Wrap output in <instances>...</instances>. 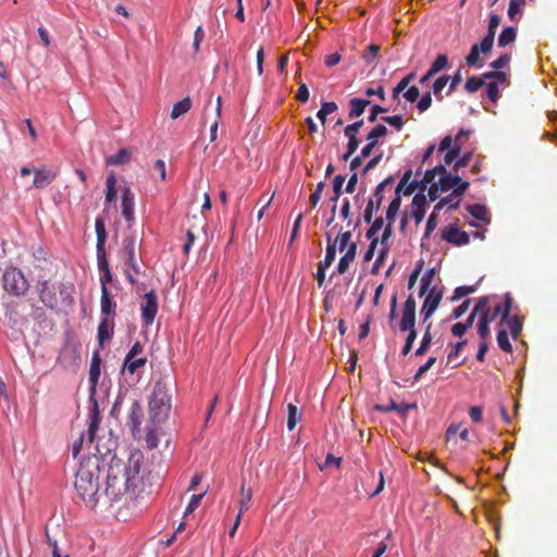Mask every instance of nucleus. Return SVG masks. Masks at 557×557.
<instances>
[{
  "label": "nucleus",
  "mask_w": 557,
  "mask_h": 557,
  "mask_svg": "<svg viewBox=\"0 0 557 557\" xmlns=\"http://www.w3.org/2000/svg\"><path fill=\"white\" fill-rule=\"evenodd\" d=\"M97 244L96 251L106 250V242L108 238V233L106 230V222L101 215H98L95 221Z\"/></svg>",
  "instance_id": "nucleus-26"
},
{
  "label": "nucleus",
  "mask_w": 557,
  "mask_h": 557,
  "mask_svg": "<svg viewBox=\"0 0 557 557\" xmlns=\"http://www.w3.org/2000/svg\"><path fill=\"white\" fill-rule=\"evenodd\" d=\"M486 96L492 102H496L499 98V88L496 82L486 85Z\"/></svg>",
  "instance_id": "nucleus-64"
},
{
  "label": "nucleus",
  "mask_w": 557,
  "mask_h": 557,
  "mask_svg": "<svg viewBox=\"0 0 557 557\" xmlns=\"http://www.w3.org/2000/svg\"><path fill=\"white\" fill-rule=\"evenodd\" d=\"M121 208L123 218L131 225L135 221V195L128 186L122 188Z\"/></svg>",
  "instance_id": "nucleus-13"
},
{
  "label": "nucleus",
  "mask_w": 557,
  "mask_h": 557,
  "mask_svg": "<svg viewBox=\"0 0 557 557\" xmlns=\"http://www.w3.org/2000/svg\"><path fill=\"white\" fill-rule=\"evenodd\" d=\"M478 334L483 339H486L490 336V322L486 318L480 317L478 323Z\"/></svg>",
  "instance_id": "nucleus-63"
},
{
  "label": "nucleus",
  "mask_w": 557,
  "mask_h": 557,
  "mask_svg": "<svg viewBox=\"0 0 557 557\" xmlns=\"http://www.w3.org/2000/svg\"><path fill=\"white\" fill-rule=\"evenodd\" d=\"M143 407L138 400H134L131 405L128 417H127V425L132 429V431H136L139 429L143 421Z\"/></svg>",
  "instance_id": "nucleus-21"
},
{
  "label": "nucleus",
  "mask_w": 557,
  "mask_h": 557,
  "mask_svg": "<svg viewBox=\"0 0 557 557\" xmlns=\"http://www.w3.org/2000/svg\"><path fill=\"white\" fill-rule=\"evenodd\" d=\"M461 151V147L458 144H455L445 154L444 162L445 164H451L458 159Z\"/></svg>",
  "instance_id": "nucleus-60"
},
{
  "label": "nucleus",
  "mask_w": 557,
  "mask_h": 557,
  "mask_svg": "<svg viewBox=\"0 0 557 557\" xmlns=\"http://www.w3.org/2000/svg\"><path fill=\"white\" fill-rule=\"evenodd\" d=\"M357 255V244L351 243L348 246V249H346L345 255L339 259L337 267H336V273L344 274L349 268V264L355 260Z\"/></svg>",
  "instance_id": "nucleus-24"
},
{
  "label": "nucleus",
  "mask_w": 557,
  "mask_h": 557,
  "mask_svg": "<svg viewBox=\"0 0 557 557\" xmlns=\"http://www.w3.org/2000/svg\"><path fill=\"white\" fill-rule=\"evenodd\" d=\"M101 374V358L99 351H95L91 357L89 368V425L87 430L88 443L92 444L96 438V433L100 423V410L98 401L96 400V388Z\"/></svg>",
  "instance_id": "nucleus-3"
},
{
  "label": "nucleus",
  "mask_w": 557,
  "mask_h": 557,
  "mask_svg": "<svg viewBox=\"0 0 557 557\" xmlns=\"http://www.w3.org/2000/svg\"><path fill=\"white\" fill-rule=\"evenodd\" d=\"M351 236L352 235H351L350 231L341 232L338 234V236L335 240H336V243L338 242V244H339V246H338L339 251H344L345 249H348V246L351 244L350 243Z\"/></svg>",
  "instance_id": "nucleus-61"
},
{
  "label": "nucleus",
  "mask_w": 557,
  "mask_h": 557,
  "mask_svg": "<svg viewBox=\"0 0 557 557\" xmlns=\"http://www.w3.org/2000/svg\"><path fill=\"white\" fill-rule=\"evenodd\" d=\"M499 23H500L499 15L491 14L490 15V20H488L487 32H486L485 36L482 39H484L487 42L494 45L495 33H496V28L499 26Z\"/></svg>",
  "instance_id": "nucleus-38"
},
{
  "label": "nucleus",
  "mask_w": 557,
  "mask_h": 557,
  "mask_svg": "<svg viewBox=\"0 0 557 557\" xmlns=\"http://www.w3.org/2000/svg\"><path fill=\"white\" fill-rule=\"evenodd\" d=\"M442 298H443V288H438L437 286H432V288L425 293L422 306H424L433 311H436Z\"/></svg>",
  "instance_id": "nucleus-25"
},
{
  "label": "nucleus",
  "mask_w": 557,
  "mask_h": 557,
  "mask_svg": "<svg viewBox=\"0 0 557 557\" xmlns=\"http://www.w3.org/2000/svg\"><path fill=\"white\" fill-rule=\"evenodd\" d=\"M96 453L84 457L75 475L74 486L78 497L86 506L94 508L101 497H103V487L100 484V474L106 468L104 458L111 453V448H107V453H102L97 443Z\"/></svg>",
  "instance_id": "nucleus-2"
},
{
  "label": "nucleus",
  "mask_w": 557,
  "mask_h": 557,
  "mask_svg": "<svg viewBox=\"0 0 557 557\" xmlns=\"http://www.w3.org/2000/svg\"><path fill=\"white\" fill-rule=\"evenodd\" d=\"M517 37V30L512 26L505 27L498 36L497 45L498 47H506L507 45L513 42Z\"/></svg>",
  "instance_id": "nucleus-35"
},
{
  "label": "nucleus",
  "mask_w": 557,
  "mask_h": 557,
  "mask_svg": "<svg viewBox=\"0 0 557 557\" xmlns=\"http://www.w3.org/2000/svg\"><path fill=\"white\" fill-rule=\"evenodd\" d=\"M432 181V174H429V170H426L421 180H411L408 186L404 189V195L410 196L416 189H419V193L423 194L426 190L429 183Z\"/></svg>",
  "instance_id": "nucleus-22"
},
{
  "label": "nucleus",
  "mask_w": 557,
  "mask_h": 557,
  "mask_svg": "<svg viewBox=\"0 0 557 557\" xmlns=\"http://www.w3.org/2000/svg\"><path fill=\"white\" fill-rule=\"evenodd\" d=\"M55 178V172L50 169H39L34 172L33 186L37 189H42L49 186Z\"/></svg>",
  "instance_id": "nucleus-20"
},
{
  "label": "nucleus",
  "mask_w": 557,
  "mask_h": 557,
  "mask_svg": "<svg viewBox=\"0 0 557 557\" xmlns=\"http://www.w3.org/2000/svg\"><path fill=\"white\" fill-rule=\"evenodd\" d=\"M466 210L471 214L476 221L484 222L486 224L491 223V216L487 208L482 203H473L468 205Z\"/></svg>",
  "instance_id": "nucleus-27"
},
{
  "label": "nucleus",
  "mask_w": 557,
  "mask_h": 557,
  "mask_svg": "<svg viewBox=\"0 0 557 557\" xmlns=\"http://www.w3.org/2000/svg\"><path fill=\"white\" fill-rule=\"evenodd\" d=\"M435 274H436L435 268H430L424 272V274L422 275L421 282H420V290H419L420 297H423L425 295V293L432 288L431 285H432Z\"/></svg>",
  "instance_id": "nucleus-34"
},
{
  "label": "nucleus",
  "mask_w": 557,
  "mask_h": 557,
  "mask_svg": "<svg viewBox=\"0 0 557 557\" xmlns=\"http://www.w3.org/2000/svg\"><path fill=\"white\" fill-rule=\"evenodd\" d=\"M209 487L206 488L205 492L200 493V494H194L191 497H190V500L188 503V505L186 506L185 508V511H184V516H188L190 513H193L200 505L205 494L207 493Z\"/></svg>",
  "instance_id": "nucleus-49"
},
{
  "label": "nucleus",
  "mask_w": 557,
  "mask_h": 557,
  "mask_svg": "<svg viewBox=\"0 0 557 557\" xmlns=\"http://www.w3.org/2000/svg\"><path fill=\"white\" fill-rule=\"evenodd\" d=\"M251 496H252L251 488H248L246 491L245 490V485L243 484L242 485V490H240V499H239V505H240L239 512H240V515L248 509L249 503L251 500Z\"/></svg>",
  "instance_id": "nucleus-55"
},
{
  "label": "nucleus",
  "mask_w": 557,
  "mask_h": 557,
  "mask_svg": "<svg viewBox=\"0 0 557 557\" xmlns=\"http://www.w3.org/2000/svg\"><path fill=\"white\" fill-rule=\"evenodd\" d=\"M512 297L509 293H507L504 297V304L497 305L493 310L490 308L487 312L483 315V318H486L488 322L491 323L494 321L498 315H500V324L505 323V320L508 319V315L511 312L512 309Z\"/></svg>",
  "instance_id": "nucleus-15"
},
{
  "label": "nucleus",
  "mask_w": 557,
  "mask_h": 557,
  "mask_svg": "<svg viewBox=\"0 0 557 557\" xmlns=\"http://www.w3.org/2000/svg\"><path fill=\"white\" fill-rule=\"evenodd\" d=\"M394 183V176L389 175L383 180L374 189L373 197L368 200L363 212V220L366 223L372 222L373 214L380 209L384 199L383 193L385 188Z\"/></svg>",
  "instance_id": "nucleus-7"
},
{
  "label": "nucleus",
  "mask_w": 557,
  "mask_h": 557,
  "mask_svg": "<svg viewBox=\"0 0 557 557\" xmlns=\"http://www.w3.org/2000/svg\"><path fill=\"white\" fill-rule=\"evenodd\" d=\"M497 345L505 352H511L512 346L510 344L508 333L506 330L500 329L497 332Z\"/></svg>",
  "instance_id": "nucleus-47"
},
{
  "label": "nucleus",
  "mask_w": 557,
  "mask_h": 557,
  "mask_svg": "<svg viewBox=\"0 0 557 557\" xmlns=\"http://www.w3.org/2000/svg\"><path fill=\"white\" fill-rule=\"evenodd\" d=\"M431 323L426 325L420 345L414 351V356L421 357L430 349L433 339V336L431 334Z\"/></svg>",
  "instance_id": "nucleus-33"
},
{
  "label": "nucleus",
  "mask_w": 557,
  "mask_h": 557,
  "mask_svg": "<svg viewBox=\"0 0 557 557\" xmlns=\"http://www.w3.org/2000/svg\"><path fill=\"white\" fill-rule=\"evenodd\" d=\"M493 48V45L482 39L479 44H474L469 53L466 57V63L470 67L481 69L482 63H480V54L488 53Z\"/></svg>",
  "instance_id": "nucleus-14"
},
{
  "label": "nucleus",
  "mask_w": 557,
  "mask_h": 557,
  "mask_svg": "<svg viewBox=\"0 0 557 557\" xmlns=\"http://www.w3.org/2000/svg\"><path fill=\"white\" fill-rule=\"evenodd\" d=\"M459 203L460 199H457V197L450 193L448 196L441 198V200L434 206V210L440 211L446 206H448L449 209H457Z\"/></svg>",
  "instance_id": "nucleus-42"
},
{
  "label": "nucleus",
  "mask_w": 557,
  "mask_h": 557,
  "mask_svg": "<svg viewBox=\"0 0 557 557\" xmlns=\"http://www.w3.org/2000/svg\"><path fill=\"white\" fill-rule=\"evenodd\" d=\"M388 247H381V249L379 250V255L375 259V261L373 262L372 264V268H371V274H377L379 273V270L381 268V265L384 263L385 261V258L388 253Z\"/></svg>",
  "instance_id": "nucleus-54"
},
{
  "label": "nucleus",
  "mask_w": 557,
  "mask_h": 557,
  "mask_svg": "<svg viewBox=\"0 0 557 557\" xmlns=\"http://www.w3.org/2000/svg\"><path fill=\"white\" fill-rule=\"evenodd\" d=\"M337 110V104L334 101L322 102L320 110L317 112V117L322 124H325L326 116Z\"/></svg>",
  "instance_id": "nucleus-43"
},
{
  "label": "nucleus",
  "mask_w": 557,
  "mask_h": 557,
  "mask_svg": "<svg viewBox=\"0 0 557 557\" xmlns=\"http://www.w3.org/2000/svg\"><path fill=\"white\" fill-rule=\"evenodd\" d=\"M429 174H432L435 185L440 187L442 193L453 189L456 183L460 182V176L458 174L453 175L442 164L429 169Z\"/></svg>",
  "instance_id": "nucleus-8"
},
{
  "label": "nucleus",
  "mask_w": 557,
  "mask_h": 557,
  "mask_svg": "<svg viewBox=\"0 0 557 557\" xmlns=\"http://www.w3.org/2000/svg\"><path fill=\"white\" fill-rule=\"evenodd\" d=\"M301 414L298 411V408L293 405H287V429L289 431L294 430L296 424L300 421Z\"/></svg>",
  "instance_id": "nucleus-41"
},
{
  "label": "nucleus",
  "mask_w": 557,
  "mask_h": 557,
  "mask_svg": "<svg viewBox=\"0 0 557 557\" xmlns=\"http://www.w3.org/2000/svg\"><path fill=\"white\" fill-rule=\"evenodd\" d=\"M381 120L395 127L397 131H400L404 126L403 116L399 114L382 116Z\"/></svg>",
  "instance_id": "nucleus-59"
},
{
  "label": "nucleus",
  "mask_w": 557,
  "mask_h": 557,
  "mask_svg": "<svg viewBox=\"0 0 557 557\" xmlns=\"http://www.w3.org/2000/svg\"><path fill=\"white\" fill-rule=\"evenodd\" d=\"M116 177L114 173H110L106 178V203H112L116 200Z\"/></svg>",
  "instance_id": "nucleus-31"
},
{
  "label": "nucleus",
  "mask_w": 557,
  "mask_h": 557,
  "mask_svg": "<svg viewBox=\"0 0 557 557\" xmlns=\"http://www.w3.org/2000/svg\"><path fill=\"white\" fill-rule=\"evenodd\" d=\"M416 306L413 296L409 295L405 300L401 318L398 324V330L401 333H407L405 344L401 348L403 356H407L412 350L413 343L417 339Z\"/></svg>",
  "instance_id": "nucleus-5"
},
{
  "label": "nucleus",
  "mask_w": 557,
  "mask_h": 557,
  "mask_svg": "<svg viewBox=\"0 0 557 557\" xmlns=\"http://www.w3.org/2000/svg\"><path fill=\"white\" fill-rule=\"evenodd\" d=\"M490 298H491L490 296H484V297L478 298L475 301L474 308L472 309V312L474 314H480V317H483L485 314V312H487L490 310V307H488Z\"/></svg>",
  "instance_id": "nucleus-50"
},
{
  "label": "nucleus",
  "mask_w": 557,
  "mask_h": 557,
  "mask_svg": "<svg viewBox=\"0 0 557 557\" xmlns=\"http://www.w3.org/2000/svg\"><path fill=\"white\" fill-rule=\"evenodd\" d=\"M505 323L508 325L512 338L516 339L522 330L521 319L518 315L510 317L509 314L508 319L505 320Z\"/></svg>",
  "instance_id": "nucleus-45"
},
{
  "label": "nucleus",
  "mask_w": 557,
  "mask_h": 557,
  "mask_svg": "<svg viewBox=\"0 0 557 557\" xmlns=\"http://www.w3.org/2000/svg\"><path fill=\"white\" fill-rule=\"evenodd\" d=\"M380 47L377 45L371 44L367 47L366 51L362 54V59L368 63H372L379 55Z\"/></svg>",
  "instance_id": "nucleus-56"
},
{
  "label": "nucleus",
  "mask_w": 557,
  "mask_h": 557,
  "mask_svg": "<svg viewBox=\"0 0 557 557\" xmlns=\"http://www.w3.org/2000/svg\"><path fill=\"white\" fill-rule=\"evenodd\" d=\"M369 224L370 227L367 230L366 232V237L370 240H373V239H379L376 237V234L383 228L384 226V220L382 216H379L376 219H372V222H370Z\"/></svg>",
  "instance_id": "nucleus-44"
},
{
  "label": "nucleus",
  "mask_w": 557,
  "mask_h": 557,
  "mask_svg": "<svg viewBox=\"0 0 557 557\" xmlns=\"http://www.w3.org/2000/svg\"><path fill=\"white\" fill-rule=\"evenodd\" d=\"M448 82H449V75H442V76L437 77L434 81V83L432 84V91L437 101L443 100L444 97L442 95V91L445 88V86L448 84Z\"/></svg>",
  "instance_id": "nucleus-40"
},
{
  "label": "nucleus",
  "mask_w": 557,
  "mask_h": 557,
  "mask_svg": "<svg viewBox=\"0 0 557 557\" xmlns=\"http://www.w3.org/2000/svg\"><path fill=\"white\" fill-rule=\"evenodd\" d=\"M347 138H348V143H347L346 152L343 154L344 161H347L356 152V150L358 149V147L360 145V140L358 139V137H347Z\"/></svg>",
  "instance_id": "nucleus-58"
},
{
  "label": "nucleus",
  "mask_w": 557,
  "mask_h": 557,
  "mask_svg": "<svg viewBox=\"0 0 557 557\" xmlns=\"http://www.w3.org/2000/svg\"><path fill=\"white\" fill-rule=\"evenodd\" d=\"M113 330H114V321L111 318L101 317V321L98 325L97 331V338L100 344V346H103V344L108 341H110L113 336Z\"/></svg>",
  "instance_id": "nucleus-19"
},
{
  "label": "nucleus",
  "mask_w": 557,
  "mask_h": 557,
  "mask_svg": "<svg viewBox=\"0 0 557 557\" xmlns=\"http://www.w3.org/2000/svg\"><path fill=\"white\" fill-rule=\"evenodd\" d=\"M412 211L411 215L417 224L421 223L424 219L425 211L428 208L426 197L422 193H417L412 198Z\"/></svg>",
  "instance_id": "nucleus-18"
},
{
  "label": "nucleus",
  "mask_w": 557,
  "mask_h": 557,
  "mask_svg": "<svg viewBox=\"0 0 557 557\" xmlns=\"http://www.w3.org/2000/svg\"><path fill=\"white\" fill-rule=\"evenodd\" d=\"M370 101L362 98H352L349 101L348 117L355 119L363 114L366 108L370 106Z\"/></svg>",
  "instance_id": "nucleus-28"
},
{
  "label": "nucleus",
  "mask_w": 557,
  "mask_h": 557,
  "mask_svg": "<svg viewBox=\"0 0 557 557\" xmlns=\"http://www.w3.org/2000/svg\"><path fill=\"white\" fill-rule=\"evenodd\" d=\"M131 161V150L127 148H121L114 154L109 156L106 159L109 165H123Z\"/></svg>",
  "instance_id": "nucleus-30"
},
{
  "label": "nucleus",
  "mask_w": 557,
  "mask_h": 557,
  "mask_svg": "<svg viewBox=\"0 0 557 557\" xmlns=\"http://www.w3.org/2000/svg\"><path fill=\"white\" fill-rule=\"evenodd\" d=\"M363 126V120L356 121L351 124H348L344 128V135L346 137H357L358 132Z\"/></svg>",
  "instance_id": "nucleus-62"
},
{
  "label": "nucleus",
  "mask_w": 557,
  "mask_h": 557,
  "mask_svg": "<svg viewBox=\"0 0 557 557\" xmlns=\"http://www.w3.org/2000/svg\"><path fill=\"white\" fill-rule=\"evenodd\" d=\"M442 238L455 246H466L470 243L467 232L461 231L456 224H448L442 230Z\"/></svg>",
  "instance_id": "nucleus-12"
},
{
  "label": "nucleus",
  "mask_w": 557,
  "mask_h": 557,
  "mask_svg": "<svg viewBox=\"0 0 557 557\" xmlns=\"http://www.w3.org/2000/svg\"><path fill=\"white\" fill-rule=\"evenodd\" d=\"M144 456L139 450L132 451L127 462L111 457L107 469L103 497L110 503L121 499L126 493L134 492L141 482L140 470Z\"/></svg>",
  "instance_id": "nucleus-1"
},
{
  "label": "nucleus",
  "mask_w": 557,
  "mask_h": 557,
  "mask_svg": "<svg viewBox=\"0 0 557 557\" xmlns=\"http://www.w3.org/2000/svg\"><path fill=\"white\" fill-rule=\"evenodd\" d=\"M524 0H510L508 7V17L511 21L516 20V15L521 12V8L524 5Z\"/></svg>",
  "instance_id": "nucleus-57"
},
{
  "label": "nucleus",
  "mask_w": 557,
  "mask_h": 557,
  "mask_svg": "<svg viewBox=\"0 0 557 557\" xmlns=\"http://www.w3.org/2000/svg\"><path fill=\"white\" fill-rule=\"evenodd\" d=\"M38 294L40 301L47 308L55 309L58 307V283H51L47 280L38 281Z\"/></svg>",
  "instance_id": "nucleus-9"
},
{
  "label": "nucleus",
  "mask_w": 557,
  "mask_h": 557,
  "mask_svg": "<svg viewBox=\"0 0 557 557\" xmlns=\"http://www.w3.org/2000/svg\"><path fill=\"white\" fill-rule=\"evenodd\" d=\"M388 129L383 124L375 125L367 135V145H364L361 149L362 157H369L373 151L374 147L377 145L379 139L386 136Z\"/></svg>",
  "instance_id": "nucleus-16"
},
{
  "label": "nucleus",
  "mask_w": 557,
  "mask_h": 557,
  "mask_svg": "<svg viewBox=\"0 0 557 557\" xmlns=\"http://www.w3.org/2000/svg\"><path fill=\"white\" fill-rule=\"evenodd\" d=\"M335 257H336V240H333L332 236L330 234H326L325 257H324V260L320 261L319 263L322 264V268H330L331 264L334 262Z\"/></svg>",
  "instance_id": "nucleus-29"
},
{
  "label": "nucleus",
  "mask_w": 557,
  "mask_h": 557,
  "mask_svg": "<svg viewBox=\"0 0 557 557\" xmlns=\"http://www.w3.org/2000/svg\"><path fill=\"white\" fill-rule=\"evenodd\" d=\"M191 108V100L189 97H185L184 99L177 101L172 109L171 117L173 120L180 117L181 115L187 113Z\"/></svg>",
  "instance_id": "nucleus-36"
},
{
  "label": "nucleus",
  "mask_w": 557,
  "mask_h": 557,
  "mask_svg": "<svg viewBox=\"0 0 557 557\" xmlns=\"http://www.w3.org/2000/svg\"><path fill=\"white\" fill-rule=\"evenodd\" d=\"M171 410V394L165 382L158 381L149 399L150 419L154 424L166 420Z\"/></svg>",
  "instance_id": "nucleus-4"
},
{
  "label": "nucleus",
  "mask_w": 557,
  "mask_h": 557,
  "mask_svg": "<svg viewBox=\"0 0 557 557\" xmlns=\"http://www.w3.org/2000/svg\"><path fill=\"white\" fill-rule=\"evenodd\" d=\"M411 177H412V170L411 169L406 170L395 188V195H400V196H401V194L404 195V189L411 182Z\"/></svg>",
  "instance_id": "nucleus-53"
},
{
  "label": "nucleus",
  "mask_w": 557,
  "mask_h": 557,
  "mask_svg": "<svg viewBox=\"0 0 557 557\" xmlns=\"http://www.w3.org/2000/svg\"><path fill=\"white\" fill-rule=\"evenodd\" d=\"M436 358L435 357H429V359L420 366L412 376V384L420 381V379L435 364Z\"/></svg>",
  "instance_id": "nucleus-48"
},
{
  "label": "nucleus",
  "mask_w": 557,
  "mask_h": 557,
  "mask_svg": "<svg viewBox=\"0 0 557 557\" xmlns=\"http://www.w3.org/2000/svg\"><path fill=\"white\" fill-rule=\"evenodd\" d=\"M158 312V297L153 289L145 294V302L141 305V319L145 325H151Z\"/></svg>",
  "instance_id": "nucleus-10"
},
{
  "label": "nucleus",
  "mask_w": 557,
  "mask_h": 557,
  "mask_svg": "<svg viewBox=\"0 0 557 557\" xmlns=\"http://www.w3.org/2000/svg\"><path fill=\"white\" fill-rule=\"evenodd\" d=\"M115 308L116 304L113 300V297L109 289H104L101 292V299H100V311L101 317L110 318V315L115 314Z\"/></svg>",
  "instance_id": "nucleus-23"
},
{
  "label": "nucleus",
  "mask_w": 557,
  "mask_h": 557,
  "mask_svg": "<svg viewBox=\"0 0 557 557\" xmlns=\"http://www.w3.org/2000/svg\"><path fill=\"white\" fill-rule=\"evenodd\" d=\"M476 290V286L475 285H463V286H458L455 288L454 290V294L451 296V301H457L459 299H461L462 297L469 295V294H472Z\"/></svg>",
  "instance_id": "nucleus-51"
},
{
  "label": "nucleus",
  "mask_w": 557,
  "mask_h": 557,
  "mask_svg": "<svg viewBox=\"0 0 557 557\" xmlns=\"http://www.w3.org/2000/svg\"><path fill=\"white\" fill-rule=\"evenodd\" d=\"M401 206V196L395 195L386 209L387 223H394Z\"/></svg>",
  "instance_id": "nucleus-37"
},
{
  "label": "nucleus",
  "mask_w": 557,
  "mask_h": 557,
  "mask_svg": "<svg viewBox=\"0 0 557 557\" xmlns=\"http://www.w3.org/2000/svg\"><path fill=\"white\" fill-rule=\"evenodd\" d=\"M221 112H222V99H221V97H218V99H216V108H215L216 119L212 123V125L210 126V140L211 141L216 140L218 128H219V120L221 117Z\"/></svg>",
  "instance_id": "nucleus-46"
},
{
  "label": "nucleus",
  "mask_w": 557,
  "mask_h": 557,
  "mask_svg": "<svg viewBox=\"0 0 557 557\" xmlns=\"http://www.w3.org/2000/svg\"><path fill=\"white\" fill-rule=\"evenodd\" d=\"M3 288L13 296L24 295L28 289V281L17 268H9L2 275Z\"/></svg>",
  "instance_id": "nucleus-6"
},
{
  "label": "nucleus",
  "mask_w": 557,
  "mask_h": 557,
  "mask_svg": "<svg viewBox=\"0 0 557 557\" xmlns=\"http://www.w3.org/2000/svg\"><path fill=\"white\" fill-rule=\"evenodd\" d=\"M122 257L126 264L136 274L140 273V267L136 261V237L135 235H127L123 239Z\"/></svg>",
  "instance_id": "nucleus-11"
},
{
  "label": "nucleus",
  "mask_w": 557,
  "mask_h": 557,
  "mask_svg": "<svg viewBox=\"0 0 557 557\" xmlns=\"http://www.w3.org/2000/svg\"><path fill=\"white\" fill-rule=\"evenodd\" d=\"M447 66L448 57L444 53L438 54L436 59L432 62L426 73L420 77L419 83L422 85L426 84L433 76L445 70Z\"/></svg>",
  "instance_id": "nucleus-17"
},
{
  "label": "nucleus",
  "mask_w": 557,
  "mask_h": 557,
  "mask_svg": "<svg viewBox=\"0 0 557 557\" xmlns=\"http://www.w3.org/2000/svg\"><path fill=\"white\" fill-rule=\"evenodd\" d=\"M74 286L70 283L58 282V294L62 301L67 306H71L74 301L72 297Z\"/></svg>",
  "instance_id": "nucleus-32"
},
{
  "label": "nucleus",
  "mask_w": 557,
  "mask_h": 557,
  "mask_svg": "<svg viewBox=\"0 0 557 557\" xmlns=\"http://www.w3.org/2000/svg\"><path fill=\"white\" fill-rule=\"evenodd\" d=\"M485 84L484 79H483V76L481 77H476V76H471L467 79L466 82V85H465V89L468 91V92H475L478 91L483 85Z\"/></svg>",
  "instance_id": "nucleus-52"
},
{
  "label": "nucleus",
  "mask_w": 557,
  "mask_h": 557,
  "mask_svg": "<svg viewBox=\"0 0 557 557\" xmlns=\"http://www.w3.org/2000/svg\"><path fill=\"white\" fill-rule=\"evenodd\" d=\"M147 362L146 358H124L123 371L134 374L139 368L144 367Z\"/></svg>",
  "instance_id": "nucleus-39"
}]
</instances>
